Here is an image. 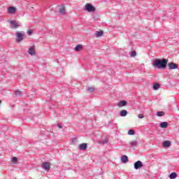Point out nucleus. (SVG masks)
Here are the masks:
<instances>
[{"label": "nucleus", "mask_w": 179, "mask_h": 179, "mask_svg": "<svg viewBox=\"0 0 179 179\" xmlns=\"http://www.w3.org/2000/svg\"><path fill=\"white\" fill-rule=\"evenodd\" d=\"M169 60L167 59H156L152 62V66H154L157 69H164L167 66V63Z\"/></svg>", "instance_id": "obj_1"}, {"label": "nucleus", "mask_w": 179, "mask_h": 179, "mask_svg": "<svg viewBox=\"0 0 179 179\" xmlns=\"http://www.w3.org/2000/svg\"><path fill=\"white\" fill-rule=\"evenodd\" d=\"M15 36L17 43H20L23 41V38H24V31H17Z\"/></svg>", "instance_id": "obj_2"}, {"label": "nucleus", "mask_w": 179, "mask_h": 179, "mask_svg": "<svg viewBox=\"0 0 179 179\" xmlns=\"http://www.w3.org/2000/svg\"><path fill=\"white\" fill-rule=\"evenodd\" d=\"M85 10L89 13L96 12V7L93 6L92 3H88L85 6Z\"/></svg>", "instance_id": "obj_3"}, {"label": "nucleus", "mask_w": 179, "mask_h": 179, "mask_svg": "<svg viewBox=\"0 0 179 179\" xmlns=\"http://www.w3.org/2000/svg\"><path fill=\"white\" fill-rule=\"evenodd\" d=\"M9 24L11 29H17L18 27H20V26H22L20 22L15 20H10Z\"/></svg>", "instance_id": "obj_4"}, {"label": "nucleus", "mask_w": 179, "mask_h": 179, "mask_svg": "<svg viewBox=\"0 0 179 179\" xmlns=\"http://www.w3.org/2000/svg\"><path fill=\"white\" fill-rule=\"evenodd\" d=\"M138 145H139L138 141H132L129 142L127 148H131L132 149H135V148H136Z\"/></svg>", "instance_id": "obj_5"}, {"label": "nucleus", "mask_w": 179, "mask_h": 179, "mask_svg": "<svg viewBox=\"0 0 179 179\" xmlns=\"http://www.w3.org/2000/svg\"><path fill=\"white\" fill-rule=\"evenodd\" d=\"M143 167V164L141 161H137L134 163V169L139 170V169H142Z\"/></svg>", "instance_id": "obj_6"}, {"label": "nucleus", "mask_w": 179, "mask_h": 179, "mask_svg": "<svg viewBox=\"0 0 179 179\" xmlns=\"http://www.w3.org/2000/svg\"><path fill=\"white\" fill-rule=\"evenodd\" d=\"M168 66L169 69H178V65L173 62L169 63Z\"/></svg>", "instance_id": "obj_7"}, {"label": "nucleus", "mask_w": 179, "mask_h": 179, "mask_svg": "<svg viewBox=\"0 0 179 179\" xmlns=\"http://www.w3.org/2000/svg\"><path fill=\"white\" fill-rule=\"evenodd\" d=\"M42 169H43V170H45L46 171H48V170H50V163L43 162L42 164Z\"/></svg>", "instance_id": "obj_8"}, {"label": "nucleus", "mask_w": 179, "mask_h": 179, "mask_svg": "<svg viewBox=\"0 0 179 179\" xmlns=\"http://www.w3.org/2000/svg\"><path fill=\"white\" fill-rule=\"evenodd\" d=\"M128 104V102L127 101L122 100L118 102L117 106L118 107H125Z\"/></svg>", "instance_id": "obj_9"}, {"label": "nucleus", "mask_w": 179, "mask_h": 179, "mask_svg": "<svg viewBox=\"0 0 179 179\" xmlns=\"http://www.w3.org/2000/svg\"><path fill=\"white\" fill-rule=\"evenodd\" d=\"M28 54L29 55H36V50H34V47L31 46L28 50Z\"/></svg>", "instance_id": "obj_10"}, {"label": "nucleus", "mask_w": 179, "mask_h": 179, "mask_svg": "<svg viewBox=\"0 0 179 179\" xmlns=\"http://www.w3.org/2000/svg\"><path fill=\"white\" fill-rule=\"evenodd\" d=\"M8 13H11V14L16 13V8L13 6L9 7L8 9Z\"/></svg>", "instance_id": "obj_11"}, {"label": "nucleus", "mask_w": 179, "mask_h": 179, "mask_svg": "<svg viewBox=\"0 0 179 179\" xmlns=\"http://www.w3.org/2000/svg\"><path fill=\"white\" fill-rule=\"evenodd\" d=\"M80 150H86L87 149V143H82L79 145Z\"/></svg>", "instance_id": "obj_12"}, {"label": "nucleus", "mask_w": 179, "mask_h": 179, "mask_svg": "<svg viewBox=\"0 0 179 179\" xmlns=\"http://www.w3.org/2000/svg\"><path fill=\"white\" fill-rule=\"evenodd\" d=\"M128 161H129L128 156H127V155L122 156V157H121L122 163H124V164L128 163Z\"/></svg>", "instance_id": "obj_13"}, {"label": "nucleus", "mask_w": 179, "mask_h": 179, "mask_svg": "<svg viewBox=\"0 0 179 179\" xmlns=\"http://www.w3.org/2000/svg\"><path fill=\"white\" fill-rule=\"evenodd\" d=\"M75 51H76L77 52H79V51H82V50H83V46L82 45H77L75 48H74Z\"/></svg>", "instance_id": "obj_14"}, {"label": "nucleus", "mask_w": 179, "mask_h": 179, "mask_svg": "<svg viewBox=\"0 0 179 179\" xmlns=\"http://www.w3.org/2000/svg\"><path fill=\"white\" fill-rule=\"evenodd\" d=\"M160 128H167L169 127V122H162L159 124Z\"/></svg>", "instance_id": "obj_15"}, {"label": "nucleus", "mask_w": 179, "mask_h": 179, "mask_svg": "<svg viewBox=\"0 0 179 179\" xmlns=\"http://www.w3.org/2000/svg\"><path fill=\"white\" fill-rule=\"evenodd\" d=\"M127 115H128V111H127L126 110H122L120 113V117H127Z\"/></svg>", "instance_id": "obj_16"}, {"label": "nucleus", "mask_w": 179, "mask_h": 179, "mask_svg": "<svg viewBox=\"0 0 179 179\" xmlns=\"http://www.w3.org/2000/svg\"><path fill=\"white\" fill-rule=\"evenodd\" d=\"M171 145V142L169 141H165L163 143V146L164 148H169Z\"/></svg>", "instance_id": "obj_17"}, {"label": "nucleus", "mask_w": 179, "mask_h": 179, "mask_svg": "<svg viewBox=\"0 0 179 179\" xmlns=\"http://www.w3.org/2000/svg\"><path fill=\"white\" fill-rule=\"evenodd\" d=\"M170 179H176L177 178V173L176 172H173L169 175Z\"/></svg>", "instance_id": "obj_18"}, {"label": "nucleus", "mask_w": 179, "mask_h": 179, "mask_svg": "<svg viewBox=\"0 0 179 179\" xmlns=\"http://www.w3.org/2000/svg\"><path fill=\"white\" fill-rule=\"evenodd\" d=\"M104 34V32L103 31H98L95 33L96 37H101Z\"/></svg>", "instance_id": "obj_19"}, {"label": "nucleus", "mask_w": 179, "mask_h": 179, "mask_svg": "<svg viewBox=\"0 0 179 179\" xmlns=\"http://www.w3.org/2000/svg\"><path fill=\"white\" fill-rule=\"evenodd\" d=\"M59 13H61V15H65V7L62 6L59 8Z\"/></svg>", "instance_id": "obj_20"}, {"label": "nucleus", "mask_w": 179, "mask_h": 179, "mask_svg": "<svg viewBox=\"0 0 179 179\" xmlns=\"http://www.w3.org/2000/svg\"><path fill=\"white\" fill-rule=\"evenodd\" d=\"M71 142L73 145H77L78 144V138L74 137L71 139Z\"/></svg>", "instance_id": "obj_21"}, {"label": "nucleus", "mask_w": 179, "mask_h": 179, "mask_svg": "<svg viewBox=\"0 0 179 179\" xmlns=\"http://www.w3.org/2000/svg\"><path fill=\"white\" fill-rule=\"evenodd\" d=\"M159 88H160V84H159V83H156L153 85L154 90H157Z\"/></svg>", "instance_id": "obj_22"}, {"label": "nucleus", "mask_w": 179, "mask_h": 179, "mask_svg": "<svg viewBox=\"0 0 179 179\" xmlns=\"http://www.w3.org/2000/svg\"><path fill=\"white\" fill-rule=\"evenodd\" d=\"M157 117H163V115H164V112H163V111L157 112Z\"/></svg>", "instance_id": "obj_23"}, {"label": "nucleus", "mask_w": 179, "mask_h": 179, "mask_svg": "<svg viewBox=\"0 0 179 179\" xmlns=\"http://www.w3.org/2000/svg\"><path fill=\"white\" fill-rule=\"evenodd\" d=\"M128 135H135V130L134 129L129 130Z\"/></svg>", "instance_id": "obj_24"}, {"label": "nucleus", "mask_w": 179, "mask_h": 179, "mask_svg": "<svg viewBox=\"0 0 179 179\" xmlns=\"http://www.w3.org/2000/svg\"><path fill=\"white\" fill-rule=\"evenodd\" d=\"M99 143H101L102 145H106V143H108V139L106 138L105 140L100 141Z\"/></svg>", "instance_id": "obj_25"}, {"label": "nucleus", "mask_w": 179, "mask_h": 179, "mask_svg": "<svg viewBox=\"0 0 179 179\" xmlns=\"http://www.w3.org/2000/svg\"><path fill=\"white\" fill-rule=\"evenodd\" d=\"M130 57H136V51L132 50Z\"/></svg>", "instance_id": "obj_26"}, {"label": "nucleus", "mask_w": 179, "mask_h": 179, "mask_svg": "<svg viewBox=\"0 0 179 179\" xmlns=\"http://www.w3.org/2000/svg\"><path fill=\"white\" fill-rule=\"evenodd\" d=\"M87 91L90 92V93H92V92L94 91V87H88Z\"/></svg>", "instance_id": "obj_27"}, {"label": "nucleus", "mask_w": 179, "mask_h": 179, "mask_svg": "<svg viewBox=\"0 0 179 179\" xmlns=\"http://www.w3.org/2000/svg\"><path fill=\"white\" fill-rule=\"evenodd\" d=\"M15 96H20L22 94V92L19 90H17L15 92Z\"/></svg>", "instance_id": "obj_28"}, {"label": "nucleus", "mask_w": 179, "mask_h": 179, "mask_svg": "<svg viewBox=\"0 0 179 179\" xmlns=\"http://www.w3.org/2000/svg\"><path fill=\"white\" fill-rule=\"evenodd\" d=\"M12 162H13V163H16V162H17V157H13L12 158Z\"/></svg>", "instance_id": "obj_29"}, {"label": "nucleus", "mask_w": 179, "mask_h": 179, "mask_svg": "<svg viewBox=\"0 0 179 179\" xmlns=\"http://www.w3.org/2000/svg\"><path fill=\"white\" fill-rule=\"evenodd\" d=\"M138 117L140 118V119L145 118V115L143 114H139L138 115Z\"/></svg>", "instance_id": "obj_30"}, {"label": "nucleus", "mask_w": 179, "mask_h": 179, "mask_svg": "<svg viewBox=\"0 0 179 179\" xmlns=\"http://www.w3.org/2000/svg\"><path fill=\"white\" fill-rule=\"evenodd\" d=\"M32 34H33V31H31V30H28V34L29 36H31Z\"/></svg>", "instance_id": "obj_31"}, {"label": "nucleus", "mask_w": 179, "mask_h": 179, "mask_svg": "<svg viewBox=\"0 0 179 179\" xmlns=\"http://www.w3.org/2000/svg\"><path fill=\"white\" fill-rule=\"evenodd\" d=\"M57 127H58V128H62V125H61V124L57 125Z\"/></svg>", "instance_id": "obj_32"}, {"label": "nucleus", "mask_w": 179, "mask_h": 179, "mask_svg": "<svg viewBox=\"0 0 179 179\" xmlns=\"http://www.w3.org/2000/svg\"><path fill=\"white\" fill-rule=\"evenodd\" d=\"M0 104H1V101H0Z\"/></svg>", "instance_id": "obj_33"}]
</instances>
